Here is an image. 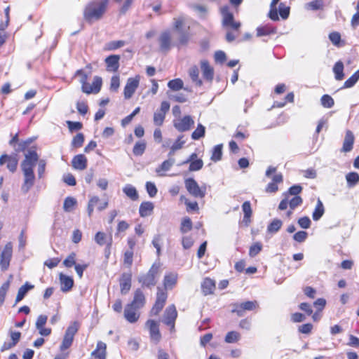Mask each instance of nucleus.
<instances>
[{
  "label": "nucleus",
  "instance_id": "nucleus-1",
  "mask_svg": "<svg viewBox=\"0 0 359 359\" xmlns=\"http://www.w3.org/2000/svg\"><path fill=\"white\" fill-rule=\"evenodd\" d=\"M38 160L39 156L34 150H29L25 155V159L21 163L22 170L24 175V182L21 189L24 193H27L34 184L35 176L34 168Z\"/></svg>",
  "mask_w": 359,
  "mask_h": 359
},
{
  "label": "nucleus",
  "instance_id": "nucleus-2",
  "mask_svg": "<svg viewBox=\"0 0 359 359\" xmlns=\"http://www.w3.org/2000/svg\"><path fill=\"white\" fill-rule=\"evenodd\" d=\"M108 1V0H102L100 2L89 3L84 10V18L87 21L100 19L106 11Z\"/></svg>",
  "mask_w": 359,
  "mask_h": 359
},
{
  "label": "nucleus",
  "instance_id": "nucleus-3",
  "mask_svg": "<svg viewBox=\"0 0 359 359\" xmlns=\"http://www.w3.org/2000/svg\"><path fill=\"white\" fill-rule=\"evenodd\" d=\"M160 262H154L147 273L139 276L137 280L142 287L151 288L156 285L160 273Z\"/></svg>",
  "mask_w": 359,
  "mask_h": 359
},
{
  "label": "nucleus",
  "instance_id": "nucleus-4",
  "mask_svg": "<svg viewBox=\"0 0 359 359\" xmlns=\"http://www.w3.org/2000/svg\"><path fill=\"white\" fill-rule=\"evenodd\" d=\"M79 328V323L76 321L73 322L66 330L60 350L64 351L69 348L74 340V335L76 334Z\"/></svg>",
  "mask_w": 359,
  "mask_h": 359
},
{
  "label": "nucleus",
  "instance_id": "nucleus-5",
  "mask_svg": "<svg viewBox=\"0 0 359 359\" xmlns=\"http://www.w3.org/2000/svg\"><path fill=\"white\" fill-rule=\"evenodd\" d=\"M184 184L187 191L194 197L200 198L205 197L206 194V187H200L194 179H186Z\"/></svg>",
  "mask_w": 359,
  "mask_h": 359
},
{
  "label": "nucleus",
  "instance_id": "nucleus-6",
  "mask_svg": "<svg viewBox=\"0 0 359 359\" xmlns=\"http://www.w3.org/2000/svg\"><path fill=\"white\" fill-rule=\"evenodd\" d=\"M168 298V293L166 290L158 287H157V293H156V299L155 304H154L151 310V315L157 316L161 311L163 308L164 307L166 300Z\"/></svg>",
  "mask_w": 359,
  "mask_h": 359
},
{
  "label": "nucleus",
  "instance_id": "nucleus-7",
  "mask_svg": "<svg viewBox=\"0 0 359 359\" xmlns=\"http://www.w3.org/2000/svg\"><path fill=\"white\" fill-rule=\"evenodd\" d=\"M177 317V311L174 304L168 306L162 318V322L168 326L170 327V331H175V323Z\"/></svg>",
  "mask_w": 359,
  "mask_h": 359
},
{
  "label": "nucleus",
  "instance_id": "nucleus-8",
  "mask_svg": "<svg viewBox=\"0 0 359 359\" xmlns=\"http://www.w3.org/2000/svg\"><path fill=\"white\" fill-rule=\"evenodd\" d=\"M232 313H236L238 316L242 317L245 314V311H250L258 307L257 301H247L241 304L236 303L232 305Z\"/></svg>",
  "mask_w": 359,
  "mask_h": 359
},
{
  "label": "nucleus",
  "instance_id": "nucleus-9",
  "mask_svg": "<svg viewBox=\"0 0 359 359\" xmlns=\"http://www.w3.org/2000/svg\"><path fill=\"white\" fill-rule=\"evenodd\" d=\"M159 48L161 52L168 53L174 46L170 31L165 30L161 33L158 39Z\"/></svg>",
  "mask_w": 359,
  "mask_h": 359
},
{
  "label": "nucleus",
  "instance_id": "nucleus-10",
  "mask_svg": "<svg viewBox=\"0 0 359 359\" xmlns=\"http://www.w3.org/2000/svg\"><path fill=\"white\" fill-rule=\"evenodd\" d=\"M194 121L191 116H184L183 118H177L173 120V126L179 132H185L191 129Z\"/></svg>",
  "mask_w": 359,
  "mask_h": 359
},
{
  "label": "nucleus",
  "instance_id": "nucleus-11",
  "mask_svg": "<svg viewBox=\"0 0 359 359\" xmlns=\"http://www.w3.org/2000/svg\"><path fill=\"white\" fill-rule=\"evenodd\" d=\"M12 248H13L12 243H8L5 245L2 252L1 254L0 266L3 271L6 270L9 266L10 260H11V258L12 256Z\"/></svg>",
  "mask_w": 359,
  "mask_h": 359
},
{
  "label": "nucleus",
  "instance_id": "nucleus-12",
  "mask_svg": "<svg viewBox=\"0 0 359 359\" xmlns=\"http://www.w3.org/2000/svg\"><path fill=\"white\" fill-rule=\"evenodd\" d=\"M139 83L140 77L138 76L135 78L128 79L124 88V97L126 99H130L133 96L139 86Z\"/></svg>",
  "mask_w": 359,
  "mask_h": 359
},
{
  "label": "nucleus",
  "instance_id": "nucleus-13",
  "mask_svg": "<svg viewBox=\"0 0 359 359\" xmlns=\"http://www.w3.org/2000/svg\"><path fill=\"white\" fill-rule=\"evenodd\" d=\"M7 163L6 167L11 172H15L18 167V160L16 155L3 154L0 156V165Z\"/></svg>",
  "mask_w": 359,
  "mask_h": 359
},
{
  "label": "nucleus",
  "instance_id": "nucleus-14",
  "mask_svg": "<svg viewBox=\"0 0 359 359\" xmlns=\"http://www.w3.org/2000/svg\"><path fill=\"white\" fill-rule=\"evenodd\" d=\"M48 316L46 315H39L36 321V328L39 334L43 337L49 336L51 334L52 330L49 327H45L47 323Z\"/></svg>",
  "mask_w": 359,
  "mask_h": 359
},
{
  "label": "nucleus",
  "instance_id": "nucleus-15",
  "mask_svg": "<svg viewBox=\"0 0 359 359\" xmlns=\"http://www.w3.org/2000/svg\"><path fill=\"white\" fill-rule=\"evenodd\" d=\"M146 326L149 330L151 339L155 343H158L161 338L158 323L153 320H148L146 323Z\"/></svg>",
  "mask_w": 359,
  "mask_h": 359
},
{
  "label": "nucleus",
  "instance_id": "nucleus-16",
  "mask_svg": "<svg viewBox=\"0 0 359 359\" xmlns=\"http://www.w3.org/2000/svg\"><path fill=\"white\" fill-rule=\"evenodd\" d=\"M146 302L145 296L140 289H137L135 291L133 299L131 303L128 304L129 306L140 309L142 308Z\"/></svg>",
  "mask_w": 359,
  "mask_h": 359
},
{
  "label": "nucleus",
  "instance_id": "nucleus-17",
  "mask_svg": "<svg viewBox=\"0 0 359 359\" xmlns=\"http://www.w3.org/2000/svg\"><path fill=\"white\" fill-rule=\"evenodd\" d=\"M131 280H132V273L130 272L123 273L121 275L120 280H119L121 294H126L130 290Z\"/></svg>",
  "mask_w": 359,
  "mask_h": 359
},
{
  "label": "nucleus",
  "instance_id": "nucleus-18",
  "mask_svg": "<svg viewBox=\"0 0 359 359\" xmlns=\"http://www.w3.org/2000/svg\"><path fill=\"white\" fill-rule=\"evenodd\" d=\"M91 356L95 359H106L107 344L102 341H97L96 348L91 353Z\"/></svg>",
  "mask_w": 359,
  "mask_h": 359
},
{
  "label": "nucleus",
  "instance_id": "nucleus-19",
  "mask_svg": "<svg viewBox=\"0 0 359 359\" xmlns=\"http://www.w3.org/2000/svg\"><path fill=\"white\" fill-rule=\"evenodd\" d=\"M138 310L127 304L124 309L125 318L130 323L137 322L140 318V313L137 312Z\"/></svg>",
  "mask_w": 359,
  "mask_h": 359
},
{
  "label": "nucleus",
  "instance_id": "nucleus-20",
  "mask_svg": "<svg viewBox=\"0 0 359 359\" xmlns=\"http://www.w3.org/2000/svg\"><path fill=\"white\" fill-rule=\"evenodd\" d=\"M59 279L60 283V289L63 292H67L71 290L74 285V280L72 277L60 273L59 275Z\"/></svg>",
  "mask_w": 359,
  "mask_h": 359
},
{
  "label": "nucleus",
  "instance_id": "nucleus-21",
  "mask_svg": "<svg viewBox=\"0 0 359 359\" xmlns=\"http://www.w3.org/2000/svg\"><path fill=\"white\" fill-rule=\"evenodd\" d=\"M221 14L222 15V26L224 27H227L231 22H233L234 20L233 14L230 11L229 6H225L221 8L220 9Z\"/></svg>",
  "mask_w": 359,
  "mask_h": 359
},
{
  "label": "nucleus",
  "instance_id": "nucleus-22",
  "mask_svg": "<svg viewBox=\"0 0 359 359\" xmlns=\"http://www.w3.org/2000/svg\"><path fill=\"white\" fill-rule=\"evenodd\" d=\"M201 290L204 295L211 294L215 290V282L210 278H205L201 283Z\"/></svg>",
  "mask_w": 359,
  "mask_h": 359
},
{
  "label": "nucleus",
  "instance_id": "nucleus-23",
  "mask_svg": "<svg viewBox=\"0 0 359 359\" xmlns=\"http://www.w3.org/2000/svg\"><path fill=\"white\" fill-rule=\"evenodd\" d=\"M178 275L176 273H169L164 276L163 285L165 290L172 289L177 282Z\"/></svg>",
  "mask_w": 359,
  "mask_h": 359
},
{
  "label": "nucleus",
  "instance_id": "nucleus-24",
  "mask_svg": "<svg viewBox=\"0 0 359 359\" xmlns=\"http://www.w3.org/2000/svg\"><path fill=\"white\" fill-rule=\"evenodd\" d=\"M175 159L174 158H169L168 160L164 161L158 168H156V172L160 177L165 176L164 172L168 171L171 167L175 164Z\"/></svg>",
  "mask_w": 359,
  "mask_h": 359
},
{
  "label": "nucleus",
  "instance_id": "nucleus-25",
  "mask_svg": "<svg viewBox=\"0 0 359 359\" xmlns=\"http://www.w3.org/2000/svg\"><path fill=\"white\" fill-rule=\"evenodd\" d=\"M72 163L75 169L83 170L87 167V158L83 154H78L73 158Z\"/></svg>",
  "mask_w": 359,
  "mask_h": 359
},
{
  "label": "nucleus",
  "instance_id": "nucleus-26",
  "mask_svg": "<svg viewBox=\"0 0 359 359\" xmlns=\"http://www.w3.org/2000/svg\"><path fill=\"white\" fill-rule=\"evenodd\" d=\"M201 68L204 79L211 81L213 79L214 70L213 68L210 66L207 60H202L201 62Z\"/></svg>",
  "mask_w": 359,
  "mask_h": 359
},
{
  "label": "nucleus",
  "instance_id": "nucleus-27",
  "mask_svg": "<svg viewBox=\"0 0 359 359\" xmlns=\"http://www.w3.org/2000/svg\"><path fill=\"white\" fill-rule=\"evenodd\" d=\"M119 60L120 56L118 55H112L107 57L105 59V62L107 66V70L113 72L117 71L119 67Z\"/></svg>",
  "mask_w": 359,
  "mask_h": 359
},
{
  "label": "nucleus",
  "instance_id": "nucleus-28",
  "mask_svg": "<svg viewBox=\"0 0 359 359\" xmlns=\"http://www.w3.org/2000/svg\"><path fill=\"white\" fill-rule=\"evenodd\" d=\"M354 142V136L351 131L348 130L346 133L343 143L342 151L344 152L351 151L353 149Z\"/></svg>",
  "mask_w": 359,
  "mask_h": 359
},
{
  "label": "nucleus",
  "instance_id": "nucleus-29",
  "mask_svg": "<svg viewBox=\"0 0 359 359\" xmlns=\"http://www.w3.org/2000/svg\"><path fill=\"white\" fill-rule=\"evenodd\" d=\"M154 209V204L151 202H143L141 203L139 212L141 217H145L149 216Z\"/></svg>",
  "mask_w": 359,
  "mask_h": 359
},
{
  "label": "nucleus",
  "instance_id": "nucleus-30",
  "mask_svg": "<svg viewBox=\"0 0 359 359\" xmlns=\"http://www.w3.org/2000/svg\"><path fill=\"white\" fill-rule=\"evenodd\" d=\"M325 212L324 205L320 198L317 200V203L312 214V218L314 221L319 220Z\"/></svg>",
  "mask_w": 359,
  "mask_h": 359
},
{
  "label": "nucleus",
  "instance_id": "nucleus-31",
  "mask_svg": "<svg viewBox=\"0 0 359 359\" xmlns=\"http://www.w3.org/2000/svg\"><path fill=\"white\" fill-rule=\"evenodd\" d=\"M123 193L131 200L137 201L139 198L136 189L131 184H126L123 188Z\"/></svg>",
  "mask_w": 359,
  "mask_h": 359
},
{
  "label": "nucleus",
  "instance_id": "nucleus-32",
  "mask_svg": "<svg viewBox=\"0 0 359 359\" xmlns=\"http://www.w3.org/2000/svg\"><path fill=\"white\" fill-rule=\"evenodd\" d=\"M189 74L196 86H201L202 85V81L199 79V71L196 66H193L189 69Z\"/></svg>",
  "mask_w": 359,
  "mask_h": 359
},
{
  "label": "nucleus",
  "instance_id": "nucleus-33",
  "mask_svg": "<svg viewBox=\"0 0 359 359\" xmlns=\"http://www.w3.org/2000/svg\"><path fill=\"white\" fill-rule=\"evenodd\" d=\"M34 287V285L29 284L28 283H26L25 285L21 286L18 292L15 302L18 303L20 302L24 297L25 296L26 293L31 289Z\"/></svg>",
  "mask_w": 359,
  "mask_h": 359
},
{
  "label": "nucleus",
  "instance_id": "nucleus-34",
  "mask_svg": "<svg viewBox=\"0 0 359 359\" xmlns=\"http://www.w3.org/2000/svg\"><path fill=\"white\" fill-rule=\"evenodd\" d=\"M344 64L341 61H338L335 63L333 67V72L335 74V79L338 81H341L344 78Z\"/></svg>",
  "mask_w": 359,
  "mask_h": 359
},
{
  "label": "nucleus",
  "instance_id": "nucleus-35",
  "mask_svg": "<svg viewBox=\"0 0 359 359\" xmlns=\"http://www.w3.org/2000/svg\"><path fill=\"white\" fill-rule=\"evenodd\" d=\"M283 222L279 219H274L267 226V231L270 233H276L281 228Z\"/></svg>",
  "mask_w": 359,
  "mask_h": 359
},
{
  "label": "nucleus",
  "instance_id": "nucleus-36",
  "mask_svg": "<svg viewBox=\"0 0 359 359\" xmlns=\"http://www.w3.org/2000/svg\"><path fill=\"white\" fill-rule=\"evenodd\" d=\"M346 180L348 187H353L359 182V175L355 172H351L346 175Z\"/></svg>",
  "mask_w": 359,
  "mask_h": 359
},
{
  "label": "nucleus",
  "instance_id": "nucleus-37",
  "mask_svg": "<svg viewBox=\"0 0 359 359\" xmlns=\"http://www.w3.org/2000/svg\"><path fill=\"white\" fill-rule=\"evenodd\" d=\"M186 18L184 15H180L173 18V27L175 30L178 32L182 31V27L184 25Z\"/></svg>",
  "mask_w": 359,
  "mask_h": 359
},
{
  "label": "nucleus",
  "instance_id": "nucleus-38",
  "mask_svg": "<svg viewBox=\"0 0 359 359\" xmlns=\"http://www.w3.org/2000/svg\"><path fill=\"white\" fill-rule=\"evenodd\" d=\"M222 156V144L214 147L212 152L211 160L214 162L220 161Z\"/></svg>",
  "mask_w": 359,
  "mask_h": 359
},
{
  "label": "nucleus",
  "instance_id": "nucleus-39",
  "mask_svg": "<svg viewBox=\"0 0 359 359\" xmlns=\"http://www.w3.org/2000/svg\"><path fill=\"white\" fill-rule=\"evenodd\" d=\"M76 204V200L73 197H67L65 199L63 209L65 212H71Z\"/></svg>",
  "mask_w": 359,
  "mask_h": 359
},
{
  "label": "nucleus",
  "instance_id": "nucleus-40",
  "mask_svg": "<svg viewBox=\"0 0 359 359\" xmlns=\"http://www.w3.org/2000/svg\"><path fill=\"white\" fill-rule=\"evenodd\" d=\"M11 278L12 277L11 276L10 278L6 282H5L0 287V306L4 302L6 292L10 287Z\"/></svg>",
  "mask_w": 359,
  "mask_h": 359
},
{
  "label": "nucleus",
  "instance_id": "nucleus-41",
  "mask_svg": "<svg viewBox=\"0 0 359 359\" xmlns=\"http://www.w3.org/2000/svg\"><path fill=\"white\" fill-rule=\"evenodd\" d=\"M275 32H276L275 29L271 28L269 26L259 27L257 28V36H267L271 34H274Z\"/></svg>",
  "mask_w": 359,
  "mask_h": 359
},
{
  "label": "nucleus",
  "instance_id": "nucleus-42",
  "mask_svg": "<svg viewBox=\"0 0 359 359\" xmlns=\"http://www.w3.org/2000/svg\"><path fill=\"white\" fill-rule=\"evenodd\" d=\"M359 80V69L356 71L349 79L344 83V88H348L353 87Z\"/></svg>",
  "mask_w": 359,
  "mask_h": 359
},
{
  "label": "nucleus",
  "instance_id": "nucleus-43",
  "mask_svg": "<svg viewBox=\"0 0 359 359\" xmlns=\"http://www.w3.org/2000/svg\"><path fill=\"white\" fill-rule=\"evenodd\" d=\"M305 8L308 10L317 11L323 9V1L322 0H314L305 5Z\"/></svg>",
  "mask_w": 359,
  "mask_h": 359
},
{
  "label": "nucleus",
  "instance_id": "nucleus-44",
  "mask_svg": "<svg viewBox=\"0 0 359 359\" xmlns=\"http://www.w3.org/2000/svg\"><path fill=\"white\" fill-rule=\"evenodd\" d=\"M205 127L202 124L199 123L196 129L192 133L191 138L195 140H199L205 135Z\"/></svg>",
  "mask_w": 359,
  "mask_h": 359
},
{
  "label": "nucleus",
  "instance_id": "nucleus-45",
  "mask_svg": "<svg viewBox=\"0 0 359 359\" xmlns=\"http://www.w3.org/2000/svg\"><path fill=\"white\" fill-rule=\"evenodd\" d=\"M192 229V222L189 217H185L182 219L180 226V231L182 233H187Z\"/></svg>",
  "mask_w": 359,
  "mask_h": 359
},
{
  "label": "nucleus",
  "instance_id": "nucleus-46",
  "mask_svg": "<svg viewBox=\"0 0 359 359\" xmlns=\"http://www.w3.org/2000/svg\"><path fill=\"white\" fill-rule=\"evenodd\" d=\"M242 209L244 213V220L248 222L252 215V208L250 201H245L242 205Z\"/></svg>",
  "mask_w": 359,
  "mask_h": 359
},
{
  "label": "nucleus",
  "instance_id": "nucleus-47",
  "mask_svg": "<svg viewBox=\"0 0 359 359\" xmlns=\"http://www.w3.org/2000/svg\"><path fill=\"white\" fill-rule=\"evenodd\" d=\"M321 104L325 108H331L334 104L333 98L329 95H324L320 99Z\"/></svg>",
  "mask_w": 359,
  "mask_h": 359
},
{
  "label": "nucleus",
  "instance_id": "nucleus-48",
  "mask_svg": "<svg viewBox=\"0 0 359 359\" xmlns=\"http://www.w3.org/2000/svg\"><path fill=\"white\" fill-rule=\"evenodd\" d=\"M168 86L172 90H179L183 88V81L180 79H173L168 82Z\"/></svg>",
  "mask_w": 359,
  "mask_h": 359
},
{
  "label": "nucleus",
  "instance_id": "nucleus-49",
  "mask_svg": "<svg viewBox=\"0 0 359 359\" xmlns=\"http://www.w3.org/2000/svg\"><path fill=\"white\" fill-rule=\"evenodd\" d=\"M146 149V144L144 142H137L133 147V154L135 156H141Z\"/></svg>",
  "mask_w": 359,
  "mask_h": 359
},
{
  "label": "nucleus",
  "instance_id": "nucleus-50",
  "mask_svg": "<svg viewBox=\"0 0 359 359\" xmlns=\"http://www.w3.org/2000/svg\"><path fill=\"white\" fill-rule=\"evenodd\" d=\"M240 334L237 332H229L225 337V341L226 343H234L238 341Z\"/></svg>",
  "mask_w": 359,
  "mask_h": 359
},
{
  "label": "nucleus",
  "instance_id": "nucleus-51",
  "mask_svg": "<svg viewBox=\"0 0 359 359\" xmlns=\"http://www.w3.org/2000/svg\"><path fill=\"white\" fill-rule=\"evenodd\" d=\"M262 249V245L259 242L255 243V244L251 245V247L250 248V250H249L250 257H255L261 252Z\"/></svg>",
  "mask_w": 359,
  "mask_h": 359
},
{
  "label": "nucleus",
  "instance_id": "nucleus-52",
  "mask_svg": "<svg viewBox=\"0 0 359 359\" xmlns=\"http://www.w3.org/2000/svg\"><path fill=\"white\" fill-rule=\"evenodd\" d=\"M189 171H198L203 168V162L201 159H196L189 162Z\"/></svg>",
  "mask_w": 359,
  "mask_h": 359
},
{
  "label": "nucleus",
  "instance_id": "nucleus-53",
  "mask_svg": "<svg viewBox=\"0 0 359 359\" xmlns=\"http://www.w3.org/2000/svg\"><path fill=\"white\" fill-rule=\"evenodd\" d=\"M63 264L67 268H70L73 266H75L76 264V254L74 252L69 254V256L63 261Z\"/></svg>",
  "mask_w": 359,
  "mask_h": 359
},
{
  "label": "nucleus",
  "instance_id": "nucleus-54",
  "mask_svg": "<svg viewBox=\"0 0 359 359\" xmlns=\"http://www.w3.org/2000/svg\"><path fill=\"white\" fill-rule=\"evenodd\" d=\"M126 44L124 41H112L107 44V49L109 50H116L121 47H123Z\"/></svg>",
  "mask_w": 359,
  "mask_h": 359
},
{
  "label": "nucleus",
  "instance_id": "nucleus-55",
  "mask_svg": "<svg viewBox=\"0 0 359 359\" xmlns=\"http://www.w3.org/2000/svg\"><path fill=\"white\" fill-rule=\"evenodd\" d=\"M165 114L163 112L156 111L154 114V123L156 126H160L163 123Z\"/></svg>",
  "mask_w": 359,
  "mask_h": 359
},
{
  "label": "nucleus",
  "instance_id": "nucleus-56",
  "mask_svg": "<svg viewBox=\"0 0 359 359\" xmlns=\"http://www.w3.org/2000/svg\"><path fill=\"white\" fill-rule=\"evenodd\" d=\"M302 202L303 200L300 196H293L291 199L289 198V207L291 210H294L302 205Z\"/></svg>",
  "mask_w": 359,
  "mask_h": 359
},
{
  "label": "nucleus",
  "instance_id": "nucleus-57",
  "mask_svg": "<svg viewBox=\"0 0 359 359\" xmlns=\"http://www.w3.org/2000/svg\"><path fill=\"white\" fill-rule=\"evenodd\" d=\"M302 191V187L300 185H294L292 186L284 195H287L288 198H290V196H298L297 195L301 193Z\"/></svg>",
  "mask_w": 359,
  "mask_h": 359
},
{
  "label": "nucleus",
  "instance_id": "nucleus-58",
  "mask_svg": "<svg viewBox=\"0 0 359 359\" xmlns=\"http://www.w3.org/2000/svg\"><path fill=\"white\" fill-rule=\"evenodd\" d=\"M329 39L331 42L336 46H340L341 35L337 32H331L329 34Z\"/></svg>",
  "mask_w": 359,
  "mask_h": 359
},
{
  "label": "nucleus",
  "instance_id": "nucleus-59",
  "mask_svg": "<svg viewBox=\"0 0 359 359\" xmlns=\"http://www.w3.org/2000/svg\"><path fill=\"white\" fill-rule=\"evenodd\" d=\"M84 142V135L78 133L72 140V144L75 147H81Z\"/></svg>",
  "mask_w": 359,
  "mask_h": 359
},
{
  "label": "nucleus",
  "instance_id": "nucleus-60",
  "mask_svg": "<svg viewBox=\"0 0 359 359\" xmlns=\"http://www.w3.org/2000/svg\"><path fill=\"white\" fill-rule=\"evenodd\" d=\"M180 34L178 39V46L187 45L189 41L190 36L188 32H179Z\"/></svg>",
  "mask_w": 359,
  "mask_h": 359
},
{
  "label": "nucleus",
  "instance_id": "nucleus-61",
  "mask_svg": "<svg viewBox=\"0 0 359 359\" xmlns=\"http://www.w3.org/2000/svg\"><path fill=\"white\" fill-rule=\"evenodd\" d=\"M146 189L150 197H154L156 195L157 188L154 183L147 182L146 184Z\"/></svg>",
  "mask_w": 359,
  "mask_h": 359
},
{
  "label": "nucleus",
  "instance_id": "nucleus-62",
  "mask_svg": "<svg viewBox=\"0 0 359 359\" xmlns=\"http://www.w3.org/2000/svg\"><path fill=\"white\" fill-rule=\"evenodd\" d=\"M95 241L100 245H103L107 243V236L103 232H97L95 236Z\"/></svg>",
  "mask_w": 359,
  "mask_h": 359
},
{
  "label": "nucleus",
  "instance_id": "nucleus-63",
  "mask_svg": "<svg viewBox=\"0 0 359 359\" xmlns=\"http://www.w3.org/2000/svg\"><path fill=\"white\" fill-rule=\"evenodd\" d=\"M307 232L304 231H299L294 234L293 238L298 243H302L307 238Z\"/></svg>",
  "mask_w": 359,
  "mask_h": 359
},
{
  "label": "nucleus",
  "instance_id": "nucleus-64",
  "mask_svg": "<svg viewBox=\"0 0 359 359\" xmlns=\"http://www.w3.org/2000/svg\"><path fill=\"white\" fill-rule=\"evenodd\" d=\"M279 13L283 19H287L290 14V8L280 3L279 5Z\"/></svg>",
  "mask_w": 359,
  "mask_h": 359
}]
</instances>
